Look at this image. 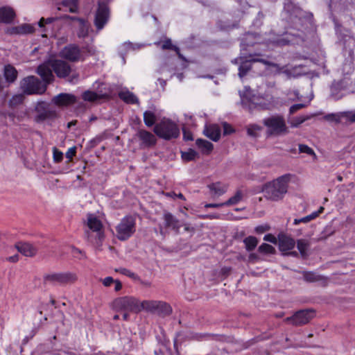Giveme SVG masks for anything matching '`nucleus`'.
<instances>
[{
  "label": "nucleus",
  "instance_id": "1",
  "mask_svg": "<svg viewBox=\"0 0 355 355\" xmlns=\"http://www.w3.org/2000/svg\"><path fill=\"white\" fill-rule=\"evenodd\" d=\"M52 71L58 78H63L69 76L71 67L64 60H53L40 64L37 69V73L46 83H51L54 80Z\"/></svg>",
  "mask_w": 355,
  "mask_h": 355
},
{
  "label": "nucleus",
  "instance_id": "2",
  "mask_svg": "<svg viewBox=\"0 0 355 355\" xmlns=\"http://www.w3.org/2000/svg\"><path fill=\"white\" fill-rule=\"evenodd\" d=\"M292 177L291 174L288 173L266 183L263 188L265 197L272 201L283 199L288 191V184Z\"/></svg>",
  "mask_w": 355,
  "mask_h": 355
},
{
  "label": "nucleus",
  "instance_id": "3",
  "mask_svg": "<svg viewBox=\"0 0 355 355\" xmlns=\"http://www.w3.org/2000/svg\"><path fill=\"white\" fill-rule=\"evenodd\" d=\"M266 128L267 138L285 135L288 132L284 117L279 114L272 115L264 118L262 121Z\"/></svg>",
  "mask_w": 355,
  "mask_h": 355
},
{
  "label": "nucleus",
  "instance_id": "4",
  "mask_svg": "<svg viewBox=\"0 0 355 355\" xmlns=\"http://www.w3.org/2000/svg\"><path fill=\"white\" fill-rule=\"evenodd\" d=\"M94 53V49L92 46H83L80 48L78 45L71 44L65 46L60 52V56L71 62H83L85 58Z\"/></svg>",
  "mask_w": 355,
  "mask_h": 355
},
{
  "label": "nucleus",
  "instance_id": "5",
  "mask_svg": "<svg viewBox=\"0 0 355 355\" xmlns=\"http://www.w3.org/2000/svg\"><path fill=\"white\" fill-rule=\"evenodd\" d=\"M87 225L92 232L86 231L88 241L96 246H100L104 239L101 221L94 214H88L87 216Z\"/></svg>",
  "mask_w": 355,
  "mask_h": 355
},
{
  "label": "nucleus",
  "instance_id": "6",
  "mask_svg": "<svg viewBox=\"0 0 355 355\" xmlns=\"http://www.w3.org/2000/svg\"><path fill=\"white\" fill-rule=\"evenodd\" d=\"M154 132L160 138L170 140L175 139L180 135L178 125L170 119H162L154 127Z\"/></svg>",
  "mask_w": 355,
  "mask_h": 355
},
{
  "label": "nucleus",
  "instance_id": "7",
  "mask_svg": "<svg viewBox=\"0 0 355 355\" xmlns=\"http://www.w3.org/2000/svg\"><path fill=\"white\" fill-rule=\"evenodd\" d=\"M42 83L37 77L29 76L23 78L20 82V87L24 94L27 95L42 94L46 90V85Z\"/></svg>",
  "mask_w": 355,
  "mask_h": 355
},
{
  "label": "nucleus",
  "instance_id": "8",
  "mask_svg": "<svg viewBox=\"0 0 355 355\" xmlns=\"http://www.w3.org/2000/svg\"><path fill=\"white\" fill-rule=\"evenodd\" d=\"M135 218L131 216L123 218L116 227V237L121 241L127 240L135 233Z\"/></svg>",
  "mask_w": 355,
  "mask_h": 355
},
{
  "label": "nucleus",
  "instance_id": "9",
  "mask_svg": "<svg viewBox=\"0 0 355 355\" xmlns=\"http://www.w3.org/2000/svg\"><path fill=\"white\" fill-rule=\"evenodd\" d=\"M35 115L34 120L37 123L53 120L57 118L56 110L45 102H38L35 108Z\"/></svg>",
  "mask_w": 355,
  "mask_h": 355
},
{
  "label": "nucleus",
  "instance_id": "10",
  "mask_svg": "<svg viewBox=\"0 0 355 355\" xmlns=\"http://www.w3.org/2000/svg\"><path fill=\"white\" fill-rule=\"evenodd\" d=\"M77 276L73 272H60L47 274L44 276V283L51 285H64L76 281Z\"/></svg>",
  "mask_w": 355,
  "mask_h": 355
},
{
  "label": "nucleus",
  "instance_id": "11",
  "mask_svg": "<svg viewBox=\"0 0 355 355\" xmlns=\"http://www.w3.org/2000/svg\"><path fill=\"white\" fill-rule=\"evenodd\" d=\"M65 24L78 28L77 35L79 38H85L88 35L89 24L87 20L77 17L65 15L62 17Z\"/></svg>",
  "mask_w": 355,
  "mask_h": 355
},
{
  "label": "nucleus",
  "instance_id": "12",
  "mask_svg": "<svg viewBox=\"0 0 355 355\" xmlns=\"http://www.w3.org/2000/svg\"><path fill=\"white\" fill-rule=\"evenodd\" d=\"M114 306L115 308L125 311L139 313V300L130 297L125 296L116 299L114 302Z\"/></svg>",
  "mask_w": 355,
  "mask_h": 355
},
{
  "label": "nucleus",
  "instance_id": "13",
  "mask_svg": "<svg viewBox=\"0 0 355 355\" xmlns=\"http://www.w3.org/2000/svg\"><path fill=\"white\" fill-rule=\"evenodd\" d=\"M109 18L110 10L107 5L103 1H99L94 19V25L98 31L103 28Z\"/></svg>",
  "mask_w": 355,
  "mask_h": 355
},
{
  "label": "nucleus",
  "instance_id": "14",
  "mask_svg": "<svg viewBox=\"0 0 355 355\" xmlns=\"http://www.w3.org/2000/svg\"><path fill=\"white\" fill-rule=\"evenodd\" d=\"M314 317V311L305 309L297 311L291 317H288L285 321L295 326L303 325L308 323Z\"/></svg>",
  "mask_w": 355,
  "mask_h": 355
},
{
  "label": "nucleus",
  "instance_id": "15",
  "mask_svg": "<svg viewBox=\"0 0 355 355\" xmlns=\"http://www.w3.org/2000/svg\"><path fill=\"white\" fill-rule=\"evenodd\" d=\"M18 72L17 69L11 64H6L3 68V76L5 81L0 75V94L5 87V83L8 85L12 84L17 80Z\"/></svg>",
  "mask_w": 355,
  "mask_h": 355
},
{
  "label": "nucleus",
  "instance_id": "16",
  "mask_svg": "<svg viewBox=\"0 0 355 355\" xmlns=\"http://www.w3.org/2000/svg\"><path fill=\"white\" fill-rule=\"evenodd\" d=\"M255 61L260 62L266 65L275 68L277 73L285 74L288 78H295L299 74L296 72L297 67L288 68L286 66L280 67L278 64L269 62L266 60H254Z\"/></svg>",
  "mask_w": 355,
  "mask_h": 355
},
{
  "label": "nucleus",
  "instance_id": "17",
  "mask_svg": "<svg viewBox=\"0 0 355 355\" xmlns=\"http://www.w3.org/2000/svg\"><path fill=\"white\" fill-rule=\"evenodd\" d=\"M295 245V240L284 234H279L278 235V246L280 251L286 254L289 250L294 248Z\"/></svg>",
  "mask_w": 355,
  "mask_h": 355
},
{
  "label": "nucleus",
  "instance_id": "18",
  "mask_svg": "<svg viewBox=\"0 0 355 355\" xmlns=\"http://www.w3.org/2000/svg\"><path fill=\"white\" fill-rule=\"evenodd\" d=\"M136 135L141 141V145L144 147L148 148L156 144L157 139L155 136L147 130H139Z\"/></svg>",
  "mask_w": 355,
  "mask_h": 355
},
{
  "label": "nucleus",
  "instance_id": "19",
  "mask_svg": "<svg viewBox=\"0 0 355 355\" xmlns=\"http://www.w3.org/2000/svg\"><path fill=\"white\" fill-rule=\"evenodd\" d=\"M52 102L58 106H68L76 102V98L74 95L61 93L52 98Z\"/></svg>",
  "mask_w": 355,
  "mask_h": 355
},
{
  "label": "nucleus",
  "instance_id": "20",
  "mask_svg": "<svg viewBox=\"0 0 355 355\" xmlns=\"http://www.w3.org/2000/svg\"><path fill=\"white\" fill-rule=\"evenodd\" d=\"M15 246L17 251L25 257H34L37 252V248L28 242H18Z\"/></svg>",
  "mask_w": 355,
  "mask_h": 355
},
{
  "label": "nucleus",
  "instance_id": "21",
  "mask_svg": "<svg viewBox=\"0 0 355 355\" xmlns=\"http://www.w3.org/2000/svg\"><path fill=\"white\" fill-rule=\"evenodd\" d=\"M301 40L300 34H295L291 32H287L279 38L275 43L278 46H285L290 44H294Z\"/></svg>",
  "mask_w": 355,
  "mask_h": 355
},
{
  "label": "nucleus",
  "instance_id": "22",
  "mask_svg": "<svg viewBox=\"0 0 355 355\" xmlns=\"http://www.w3.org/2000/svg\"><path fill=\"white\" fill-rule=\"evenodd\" d=\"M204 134L214 141H217L220 137V128L216 124L205 125Z\"/></svg>",
  "mask_w": 355,
  "mask_h": 355
},
{
  "label": "nucleus",
  "instance_id": "23",
  "mask_svg": "<svg viewBox=\"0 0 355 355\" xmlns=\"http://www.w3.org/2000/svg\"><path fill=\"white\" fill-rule=\"evenodd\" d=\"M164 226L166 228L172 229L176 232H179L180 227L179 220L171 213L166 212L163 216Z\"/></svg>",
  "mask_w": 355,
  "mask_h": 355
},
{
  "label": "nucleus",
  "instance_id": "24",
  "mask_svg": "<svg viewBox=\"0 0 355 355\" xmlns=\"http://www.w3.org/2000/svg\"><path fill=\"white\" fill-rule=\"evenodd\" d=\"M15 16V11L10 7L0 8V22L4 24L11 23Z\"/></svg>",
  "mask_w": 355,
  "mask_h": 355
},
{
  "label": "nucleus",
  "instance_id": "25",
  "mask_svg": "<svg viewBox=\"0 0 355 355\" xmlns=\"http://www.w3.org/2000/svg\"><path fill=\"white\" fill-rule=\"evenodd\" d=\"M241 58L236 59L235 62L237 63L239 60H241ZM254 60H261L260 58H251L245 61H241V64L239 67V76L243 78L251 69V62H259Z\"/></svg>",
  "mask_w": 355,
  "mask_h": 355
},
{
  "label": "nucleus",
  "instance_id": "26",
  "mask_svg": "<svg viewBox=\"0 0 355 355\" xmlns=\"http://www.w3.org/2000/svg\"><path fill=\"white\" fill-rule=\"evenodd\" d=\"M228 186L221 182H214L208 185L211 193L216 196H220L226 193Z\"/></svg>",
  "mask_w": 355,
  "mask_h": 355
},
{
  "label": "nucleus",
  "instance_id": "27",
  "mask_svg": "<svg viewBox=\"0 0 355 355\" xmlns=\"http://www.w3.org/2000/svg\"><path fill=\"white\" fill-rule=\"evenodd\" d=\"M110 96L109 92L97 93L91 91H86L83 94V98L86 101H95L100 98H107Z\"/></svg>",
  "mask_w": 355,
  "mask_h": 355
},
{
  "label": "nucleus",
  "instance_id": "28",
  "mask_svg": "<svg viewBox=\"0 0 355 355\" xmlns=\"http://www.w3.org/2000/svg\"><path fill=\"white\" fill-rule=\"evenodd\" d=\"M172 309L168 304L162 301H157L154 313H157L162 316H166L170 315Z\"/></svg>",
  "mask_w": 355,
  "mask_h": 355
},
{
  "label": "nucleus",
  "instance_id": "29",
  "mask_svg": "<svg viewBox=\"0 0 355 355\" xmlns=\"http://www.w3.org/2000/svg\"><path fill=\"white\" fill-rule=\"evenodd\" d=\"M119 97L126 103L137 104L139 103L138 98L128 90H122L119 93Z\"/></svg>",
  "mask_w": 355,
  "mask_h": 355
},
{
  "label": "nucleus",
  "instance_id": "30",
  "mask_svg": "<svg viewBox=\"0 0 355 355\" xmlns=\"http://www.w3.org/2000/svg\"><path fill=\"white\" fill-rule=\"evenodd\" d=\"M303 279L304 281L310 283L320 282L326 279V278L320 275L317 274L312 271H303L302 272Z\"/></svg>",
  "mask_w": 355,
  "mask_h": 355
},
{
  "label": "nucleus",
  "instance_id": "31",
  "mask_svg": "<svg viewBox=\"0 0 355 355\" xmlns=\"http://www.w3.org/2000/svg\"><path fill=\"white\" fill-rule=\"evenodd\" d=\"M263 98L266 100V102L260 103L259 105L263 110H271L275 107L277 103V99L268 93H266Z\"/></svg>",
  "mask_w": 355,
  "mask_h": 355
},
{
  "label": "nucleus",
  "instance_id": "32",
  "mask_svg": "<svg viewBox=\"0 0 355 355\" xmlns=\"http://www.w3.org/2000/svg\"><path fill=\"white\" fill-rule=\"evenodd\" d=\"M34 31V28L30 24H22L19 26L14 27L11 29V34H28L32 33Z\"/></svg>",
  "mask_w": 355,
  "mask_h": 355
},
{
  "label": "nucleus",
  "instance_id": "33",
  "mask_svg": "<svg viewBox=\"0 0 355 355\" xmlns=\"http://www.w3.org/2000/svg\"><path fill=\"white\" fill-rule=\"evenodd\" d=\"M196 144L201 151L205 154L210 153L214 148L213 144L205 139H198L196 140Z\"/></svg>",
  "mask_w": 355,
  "mask_h": 355
},
{
  "label": "nucleus",
  "instance_id": "34",
  "mask_svg": "<svg viewBox=\"0 0 355 355\" xmlns=\"http://www.w3.org/2000/svg\"><path fill=\"white\" fill-rule=\"evenodd\" d=\"M157 305V301L155 300H144L140 302L139 300V312L145 310L147 311L154 312L155 307Z\"/></svg>",
  "mask_w": 355,
  "mask_h": 355
},
{
  "label": "nucleus",
  "instance_id": "35",
  "mask_svg": "<svg viewBox=\"0 0 355 355\" xmlns=\"http://www.w3.org/2000/svg\"><path fill=\"white\" fill-rule=\"evenodd\" d=\"M243 198V192L241 190H237L232 197H231L226 202H223V205H225V206L236 205L242 200Z\"/></svg>",
  "mask_w": 355,
  "mask_h": 355
},
{
  "label": "nucleus",
  "instance_id": "36",
  "mask_svg": "<svg viewBox=\"0 0 355 355\" xmlns=\"http://www.w3.org/2000/svg\"><path fill=\"white\" fill-rule=\"evenodd\" d=\"M258 242V239L252 236H248L243 240V243L245 245V249L248 251L253 250L257 245Z\"/></svg>",
  "mask_w": 355,
  "mask_h": 355
},
{
  "label": "nucleus",
  "instance_id": "37",
  "mask_svg": "<svg viewBox=\"0 0 355 355\" xmlns=\"http://www.w3.org/2000/svg\"><path fill=\"white\" fill-rule=\"evenodd\" d=\"M323 119L329 122H334L335 123H342V113L338 112V113H331V114H327L324 116Z\"/></svg>",
  "mask_w": 355,
  "mask_h": 355
},
{
  "label": "nucleus",
  "instance_id": "38",
  "mask_svg": "<svg viewBox=\"0 0 355 355\" xmlns=\"http://www.w3.org/2000/svg\"><path fill=\"white\" fill-rule=\"evenodd\" d=\"M156 116L151 111H146L144 113V121L148 127H151L155 124Z\"/></svg>",
  "mask_w": 355,
  "mask_h": 355
},
{
  "label": "nucleus",
  "instance_id": "39",
  "mask_svg": "<svg viewBox=\"0 0 355 355\" xmlns=\"http://www.w3.org/2000/svg\"><path fill=\"white\" fill-rule=\"evenodd\" d=\"M342 123H352L355 122V111L341 112Z\"/></svg>",
  "mask_w": 355,
  "mask_h": 355
},
{
  "label": "nucleus",
  "instance_id": "40",
  "mask_svg": "<svg viewBox=\"0 0 355 355\" xmlns=\"http://www.w3.org/2000/svg\"><path fill=\"white\" fill-rule=\"evenodd\" d=\"M297 247L302 257L306 256V252L309 247V243L304 239H299L297 241Z\"/></svg>",
  "mask_w": 355,
  "mask_h": 355
},
{
  "label": "nucleus",
  "instance_id": "41",
  "mask_svg": "<svg viewBox=\"0 0 355 355\" xmlns=\"http://www.w3.org/2000/svg\"><path fill=\"white\" fill-rule=\"evenodd\" d=\"M51 24L59 25L60 24V19L58 17H48L46 19L42 17L38 22V25L40 28L44 27L45 24L47 26H49Z\"/></svg>",
  "mask_w": 355,
  "mask_h": 355
},
{
  "label": "nucleus",
  "instance_id": "42",
  "mask_svg": "<svg viewBox=\"0 0 355 355\" xmlns=\"http://www.w3.org/2000/svg\"><path fill=\"white\" fill-rule=\"evenodd\" d=\"M263 128L257 124L249 125L247 128L248 135L254 137L259 136V132L262 130Z\"/></svg>",
  "mask_w": 355,
  "mask_h": 355
},
{
  "label": "nucleus",
  "instance_id": "43",
  "mask_svg": "<svg viewBox=\"0 0 355 355\" xmlns=\"http://www.w3.org/2000/svg\"><path fill=\"white\" fill-rule=\"evenodd\" d=\"M161 48L163 49V50H166V49H171V50H174L177 54L178 55L179 58H182V55H181L180 52V49L176 46H174L172 42H171V40L170 39H166L164 43L162 44Z\"/></svg>",
  "mask_w": 355,
  "mask_h": 355
},
{
  "label": "nucleus",
  "instance_id": "44",
  "mask_svg": "<svg viewBox=\"0 0 355 355\" xmlns=\"http://www.w3.org/2000/svg\"><path fill=\"white\" fill-rule=\"evenodd\" d=\"M198 154L193 149H189L187 152H182V158L187 162L194 160Z\"/></svg>",
  "mask_w": 355,
  "mask_h": 355
},
{
  "label": "nucleus",
  "instance_id": "45",
  "mask_svg": "<svg viewBox=\"0 0 355 355\" xmlns=\"http://www.w3.org/2000/svg\"><path fill=\"white\" fill-rule=\"evenodd\" d=\"M299 151L301 153H306L309 155H311L313 157V160L317 159V155L315 153L314 150L305 144H299Z\"/></svg>",
  "mask_w": 355,
  "mask_h": 355
},
{
  "label": "nucleus",
  "instance_id": "46",
  "mask_svg": "<svg viewBox=\"0 0 355 355\" xmlns=\"http://www.w3.org/2000/svg\"><path fill=\"white\" fill-rule=\"evenodd\" d=\"M62 5L69 9L71 12H76L78 9V0H64Z\"/></svg>",
  "mask_w": 355,
  "mask_h": 355
},
{
  "label": "nucleus",
  "instance_id": "47",
  "mask_svg": "<svg viewBox=\"0 0 355 355\" xmlns=\"http://www.w3.org/2000/svg\"><path fill=\"white\" fill-rule=\"evenodd\" d=\"M259 252L266 254H273L275 253V249L272 245L267 243H262L258 248Z\"/></svg>",
  "mask_w": 355,
  "mask_h": 355
},
{
  "label": "nucleus",
  "instance_id": "48",
  "mask_svg": "<svg viewBox=\"0 0 355 355\" xmlns=\"http://www.w3.org/2000/svg\"><path fill=\"white\" fill-rule=\"evenodd\" d=\"M140 46V45L134 44L130 42H125L121 45V48L122 49L121 51L126 53L130 50H135L137 49H139Z\"/></svg>",
  "mask_w": 355,
  "mask_h": 355
},
{
  "label": "nucleus",
  "instance_id": "49",
  "mask_svg": "<svg viewBox=\"0 0 355 355\" xmlns=\"http://www.w3.org/2000/svg\"><path fill=\"white\" fill-rule=\"evenodd\" d=\"M24 95L23 94H16L15 96H13L10 101H9V103H10V106H16L20 103H21L24 101Z\"/></svg>",
  "mask_w": 355,
  "mask_h": 355
},
{
  "label": "nucleus",
  "instance_id": "50",
  "mask_svg": "<svg viewBox=\"0 0 355 355\" xmlns=\"http://www.w3.org/2000/svg\"><path fill=\"white\" fill-rule=\"evenodd\" d=\"M53 158L55 162L59 163L63 159V153L58 148H53Z\"/></svg>",
  "mask_w": 355,
  "mask_h": 355
},
{
  "label": "nucleus",
  "instance_id": "51",
  "mask_svg": "<svg viewBox=\"0 0 355 355\" xmlns=\"http://www.w3.org/2000/svg\"><path fill=\"white\" fill-rule=\"evenodd\" d=\"M309 117H304V116H298L293 119L291 121V126L292 127H297L300 124H302L303 122H304L306 120H307Z\"/></svg>",
  "mask_w": 355,
  "mask_h": 355
},
{
  "label": "nucleus",
  "instance_id": "52",
  "mask_svg": "<svg viewBox=\"0 0 355 355\" xmlns=\"http://www.w3.org/2000/svg\"><path fill=\"white\" fill-rule=\"evenodd\" d=\"M263 240L273 244L278 243V238H276L274 235L271 234H266L263 237Z\"/></svg>",
  "mask_w": 355,
  "mask_h": 355
},
{
  "label": "nucleus",
  "instance_id": "53",
  "mask_svg": "<svg viewBox=\"0 0 355 355\" xmlns=\"http://www.w3.org/2000/svg\"><path fill=\"white\" fill-rule=\"evenodd\" d=\"M234 132L232 127L227 123H223V134L230 135Z\"/></svg>",
  "mask_w": 355,
  "mask_h": 355
},
{
  "label": "nucleus",
  "instance_id": "54",
  "mask_svg": "<svg viewBox=\"0 0 355 355\" xmlns=\"http://www.w3.org/2000/svg\"><path fill=\"white\" fill-rule=\"evenodd\" d=\"M116 271L120 272L121 273L130 277H135V273L131 272L130 270L125 268H120L119 270H116Z\"/></svg>",
  "mask_w": 355,
  "mask_h": 355
},
{
  "label": "nucleus",
  "instance_id": "55",
  "mask_svg": "<svg viewBox=\"0 0 355 355\" xmlns=\"http://www.w3.org/2000/svg\"><path fill=\"white\" fill-rule=\"evenodd\" d=\"M76 147H72L68 149L67 152L66 153V157L71 159L72 157L76 155Z\"/></svg>",
  "mask_w": 355,
  "mask_h": 355
},
{
  "label": "nucleus",
  "instance_id": "56",
  "mask_svg": "<svg viewBox=\"0 0 355 355\" xmlns=\"http://www.w3.org/2000/svg\"><path fill=\"white\" fill-rule=\"evenodd\" d=\"M114 282V279L112 277H107L102 280V283L105 286H110Z\"/></svg>",
  "mask_w": 355,
  "mask_h": 355
},
{
  "label": "nucleus",
  "instance_id": "57",
  "mask_svg": "<svg viewBox=\"0 0 355 355\" xmlns=\"http://www.w3.org/2000/svg\"><path fill=\"white\" fill-rule=\"evenodd\" d=\"M269 226L268 225H260L256 227L255 230L259 234H262L268 230H269Z\"/></svg>",
  "mask_w": 355,
  "mask_h": 355
},
{
  "label": "nucleus",
  "instance_id": "58",
  "mask_svg": "<svg viewBox=\"0 0 355 355\" xmlns=\"http://www.w3.org/2000/svg\"><path fill=\"white\" fill-rule=\"evenodd\" d=\"M304 104H295L290 107V113H295L298 110L304 107Z\"/></svg>",
  "mask_w": 355,
  "mask_h": 355
},
{
  "label": "nucleus",
  "instance_id": "59",
  "mask_svg": "<svg viewBox=\"0 0 355 355\" xmlns=\"http://www.w3.org/2000/svg\"><path fill=\"white\" fill-rule=\"evenodd\" d=\"M166 195L169 197H172V198L177 197L181 200H185V198L181 193L176 194L175 192L172 191V192L166 193Z\"/></svg>",
  "mask_w": 355,
  "mask_h": 355
},
{
  "label": "nucleus",
  "instance_id": "60",
  "mask_svg": "<svg viewBox=\"0 0 355 355\" xmlns=\"http://www.w3.org/2000/svg\"><path fill=\"white\" fill-rule=\"evenodd\" d=\"M223 206H225V205H223V203H209V204H206L205 205V208H219V207H222Z\"/></svg>",
  "mask_w": 355,
  "mask_h": 355
},
{
  "label": "nucleus",
  "instance_id": "61",
  "mask_svg": "<svg viewBox=\"0 0 355 355\" xmlns=\"http://www.w3.org/2000/svg\"><path fill=\"white\" fill-rule=\"evenodd\" d=\"M259 259V256L255 253H251L248 257V262L254 263Z\"/></svg>",
  "mask_w": 355,
  "mask_h": 355
},
{
  "label": "nucleus",
  "instance_id": "62",
  "mask_svg": "<svg viewBox=\"0 0 355 355\" xmlns=\"http://www.w3.org/2000/svg\"><path fill=\"white\" fill-rule=\"evenodd\" d=\"M309 223V222L307 221V219H306V216H304V217H303V218H295V219L294 220L293 224H294L295 225H299V224H300V223Z\"/></svg>",
  "mask_w": 355,
  "mask_h": 355
},
{
  "label": "nucleus",
  "instance_id": "63",
  "mask_svg": "<svg viewBox=\"0 0 355 355\" xmlns=\"http://www.w3.org/2000/svg\"><path fill=\"white\" fill-rule=\"evenodd\" d=\"M113 284H114V290L116 291H119L121 289L122 284L119 280H114Z\"/></svg>",
  "mask_w": 355,
  "mask_h": 355
},
{
  "label": "nucleus",
  "instance_id": "64",
  "mask_svg": "<svg viewBox=\"0 0 355 355\" xmlns=\"http://www.w3.org/2000/svg\"><path fill=\"white\" fill-rule=\"evenodd\" d=\"M8 260L9 261H10V262H12V263L17 262L19 261V255L18 254H15L13 256L9 257L8 258Z\"/></svg>",
  "mask_w": 355,
  "mask_h": 355
}]
</instances>
